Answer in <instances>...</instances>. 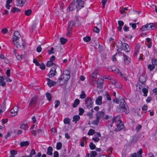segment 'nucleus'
Segmentation results:
<instances>
[{"label":"nucleus","instance_id":"31","mask_svg":"<svg viewBox=\"0 0 157 157\" xmlns=\"http://www.w3.org/2000/svg\"><path fill=\"white\" fill-rule=\"evenodd\" d=\"M71 120L68 117H66L63 120V122L65 124L70 125V124Z\"/></svg>","mask_w":157,"mask_h":157},{"label":"nucleus","instance_id":"17","mask_svg":"<svg viewBox=\"0 0 157 157\" xmlns=\"http://www.w3.org/2000/svg\"><path fill=\"white\" fill-rule=\"evenodd\" d=\"M97 75V73L96 71H94L89 76L90 80L92 82H95V80H94V79L96 77Z\"/></svg>","mask_w":157,"mask_h":157},{"label":"nucleus","instance_id":"48","mask_svg":"<svg viewBox=\"0 0 157 157\" xmlns=\"http://www.w3.org/2000/svg\"><path fill=\"white\" fill-rule=\"evenodd\" d=\"M138 24V23H137L136 24L130 23L129 24V25L130 26H131V27L133 29H135L136 28V24Z\"/></svg>","mask_w":157,"mask_h":157},{"label":"nucleus","instance_id":"37","mask_svg":"<svg viewBox=\"0 0 157 157\" xmlns=\"http://www.w3.org/2000/svg\"><path fill=\"white\" fill-rule=\"evenodd\" d=\"M142 92L144 93L143 95L144 96H147V93L148 92V90L147 89L145 88H143L142 89Z\"/></svg>","mask_w":157,"mask_h":157},{"label":"nucleus","instance_id":"54","mask_svg":"<svg viewBox=\"0 0 157 157\" xmlns=\"http://www.w3.org/2000/svg\"><path fill=\"white\" fill-rule=\"evenodd\" d=\"M97 155V152L95 151H91L90 154V155L92 157L93 156L94 157H95Z\"/></svg>","mask_w":157,"mask_h":157},{"label":"nucleus","instance_id":"41","mask_svg":"<svg viewBox=\"0 0 157 157\" xmlns=\"http://www.w3.org/2000/svg\"><path fill=\"white\" fill-rule=\"evenodd\" d=\"M55 63H53V62L51 61H49L47 62L46 65L47 67H51Z\"/></svg>","mask_w":157,"mask_h":157},{"label":"nucleus","instance_id":"33","mask_svg":"<svg viewBox=\"0 0 157 157\" xmlns=\"http://www.w3.org/2000/svg\"><path fill=\"white\" fill-rule=\"evenodd\" d=\"M11 11L13 13H15L17 12H20L21 10L15 7H14L11 9Z\"/></svg>","mask_w":157,"mask_h":157},{"label":"nucleus","instance_id":"2","mask_svg":"<svg viewBox=\"0 0 157 157\" xmlns=\"http://www.w3.org/2000/svg\"><path fill=\"white\" fill-rule=\"evenodd\" d=\"M38 97L36 95H34L30 101L29 106L31 109L35 107L36 105L38 100Z\"/></svg>","mask_w":157,"mask_h":157},{"label":"nucleus","instance_id":"39","mask_svg":"<svg viewBox=\"0 0 157 157\" xmlns=\"http://www.w3.org/2000/svg\"><path fill=\"white\" fill-rule=\"evenodd\" d=\"M112 83L113 84L116 86L118 88H121V86L120 83H118L117 82L114 81H113V82H112Z\"/></svg>","mask_w":157,"mask_h":157},{"label":"nucleus","instance_id":"6","mask_svg":"<svg viewBox=\"0 0 157 157\" xmlns=\"http://www.w3.org/2000/svg\"><path fill=\"white\" fill-rule=\"evenodd\" d=\"M117 110L118 112L120 113L124 112L126 113H129V110L127 105L125 106H121V107H117Z\"/></svg>","mask_w":157,"mask_h":157},{"label":"nucleus","instance_id":"59","mask_svg":"<svg viewBox=\"0 0 157 157\" xmlns=\"http://www.w3.org/2000/svg\"><path fill=\"white\" fill-rule=\"evenodd\" d=\"M60 103L59 101L58 100H56L55 101V108H57L58 107V106L59 105H60Z\"/></svg>","mask_w":157,"mask_h":157},{"label":"nucleus","instance_id":"62","mask_svg":"<svg viewBox=\"0 0 157 157\" xmlns=\"http://www.w3.org/2000/svg\"><path fill=\"white\" fill-rule=\"evenodd\" d=\"M4 79L6 81L8 82H12V80L10 78H8L9 77L7 76H4Z\"/></svg>","mask_w":157,"mask_h":157},{"label":"nucleus","instance_id":"49","mask_svg":"<svg viewBox=\"0 0 157 157\" xmlns=\"http://www.w3.org/2000/svg\"><path fill=\"white\" fill-rule=\"evenodd\" d=\"M152 63L153 65H157V60L155 58H153L151 60Z\"/></svg>","mask_w":157,"mask_h":157},{"label":"nucleus","instance_id":"50","mask_svg":"<svg viewBox=\"0 0 157 157\" xmlns=\"http://www.w3.org/2000/svg\"><path fill=\"white\" fill-rule=\"evenodd\" d=\"M155 68V67L153 65L149 64L148 65V68L150 71L153 70Z\"/></svg>","mask_w":157,"mask_h":157},{"label":"nucleus","instance_id":"57","mask_svg":"<svg viewBox=\"0 0 157 157\" xmlns=\"http://www.w3.org/2000/svg\"><path fill=\"white\" fill-rule=\"evenodd\" d=\"M54 49V48L53 47H52L50 49L48 50V54L50 55L52 53H54V52H53Z\"/></svg>","mask_w":157,"mask_h":157},{"label":"nucleus","instance_id":"7","mask_svg":"<svg viewBox=\"0 0 157 157\" xmlns=\"http://www.w3.org/2000/svg\"><path fill=\"white\" fill-rule=\"evenodd\" d=\"M56 66L51 68L48 74V76L49 78H51L56 75L57 74V72L56 71Z\"/></svg>","mask_w":157,"mask_h":157},{"label":"nucleus","instance_id":"35","mask_svg":"<svg viewBox=\"0 0 157 157\" xmlns=\"http://www.w3.org/2000/svg\"><path fill=\"white\" fill-rule=\"evenodd\" d=\"M99 122V120L96 117V119L95 120L93 121L92 122L91 124L94 125H98V124Z\"/></svg>","mask_w":157,"mask_h":157},{"label":"nucleus","instance_id":"13","mask_svg":"<svg viewBox=\"0 0 157 157\" xmlns=\"http://www.w3.org/2000/svg\"><path fill=\"white\" fill-rule=\"evenodd\" d=\"M104 83V80L102 78H99L97 81V87L99 89L103 87V84Z\"/></svg>","mask_w":157,"mask_h":157},{"label":"nucleus","instance_id":"27","mask_svg":"<svg viewBox=\"0 0 157 157\" xmlns=\"http://www.w3.org/2000/svg\"><path fill=\"white\" fill-rule=\"evenodd\" d=\"M29 143L28 141H22L20 143V145L21 147H24L28 146Z\"/></svg>","mask_w":157,"mask_h":157},{"label":"nucleus","instance_id":"8","mask_svg":"<svg viewBox=\"0 0 157 157\" xmlns=\"http://www.w3.org/2000/svg\"><path fill=\"white\" fill-rule=\"evenodd\" d=\"M123 43H123L120 40L118 41L116 43V46L118 48L117 51L120 53L123 48Z\"/></svg>","mask_w":157,"mask_h":157},{"label":"nucleus","instance_id":"51","mask_svg":"<svg viewBox=\"0 0 157 157\" xmlns=\"http://www.w3.org/2000/svg\"><path fill=\"white\" fill-rule=\"evenodd\" d=\"M105 96L107 100L110 101L111 100V97L109 93H106Z\"/></svg>","mask_w":157,"mask_h":157},{"label":"nucleus","instance_id":"15","mask_svg":"<svg viewBox=\"0 0 157 157\" xmlns=\"http://www.w3.org/2000/svg\"><path fill=\"white\" fill-rule=\"evenodd\" d=\"M117 127V129L118 131L121 130L124 127V124L121 121H117V123L116 125Z\"/></svg>","mask_w":157,"mask_h":157},{"label":"nucleus","instance_id":"23","mask_svg":"<svg viewBox=\"0 0 157 157\" xmlns=\"http://www.w3.org/2000/svg\"><path fill=\"white\" fill-rule=\"evenodd\" d=\"M122 49L124 50L126 52H128L130 50L129 45L126 43H123V46Z\"/></svg>","mask_w":157,"mask_h":157},{"label":"nucleus","instance_id":"36","mask_svg":"<svg viewBox=\"0 0 157 157\" xmlns=\"http://www.w3.org/2000/svg\"><path fill=\"white\" fill-rule=\"evenodd\" d=\"M28 128V127L27 124H21L20 126V128L24 130L27 129Z\"/></svg>","mask_w":157,"mask_h":157},{"label":"nucleus","instance_id":"42","mask_svg":"<svg viewBox=\"0 0 157 157\" xmlns=\"http://www.w3.org/2000/svg\"><path fill=\"white\" fill-rule=\"evenodd\" d=\"M56 147V148L58 150H60L62 147V144L61 142H58L57 143Z\"/></svg>","mask_w":157,"mask_h":157},{"label":"nucleus","instance_id":"61","mask_svg":"<svg viewBox=\"0 0 157 157\" xmlns=\"http://www.w3.org/2000/svg\"><path fill=\"white\" fill-rule=\"evenodd\" d=\"M33 62L35 63L36 65L37 66H38L40 65V63L38 62V60L36 59H33Z\"/></svg>","mask_w":157,"mask_h":157},{"label":"nucleus","instance_id":"16","mask_svg":"<svg viewBox=\"0 0 157 157\" xmlns=\"http://www.w3.org/2000/svg\"><path fill=\"white\" fill-rule=\"evenodd\" d=\"M46 80L47 81V84L49 87L54 86L56 84V82L54 81L49 78H47Z\"/></svg>","mask_w":157,"mask_h":157},{"label":"nucleus","instance_id":"43","mask_svg":"<svg viewBox=\"0 0 157 157\" xmlns=\"http://www.w3.org/2000/svg\"><path fill=\"white\" fill-rule=\"evenodd\" d=\"M46 95L47 99L49 101H50L52 98L51 94L49 93H46Z\"/></svg>","mask_w":157,"mask_h":157},{"label":"nucleus","instance_id":"44","mask_svg":"<svg viewBox=\"0 0 157 157\" xmlns=\"http://www.w3.org/2000/svg\"><path fill=\"white\" fill-rule=\"evenodd\" d=\"M83 40L86 42H89L91 40L90 37L89 36H87L83 37Z\"/></svg>","mask_w":157,"mask_h":157},{"label":"nucleus","instance_id":"34","mask_svg":"<svg viewBox=\"0 0 157 157\" xmlns=\"http://www.w3.org/2000/svg\"><path fill=\"white\" fill-rule=\"evenodd\" d=\"M94 134H96V132L95 130L92 129H90L87 132L88 135L89 136L92 135Z\"/></svg>","mask_w":157,"mask_h":157},{"label":"nucleus","instance_id":"30","mask_svg":"<svg viewBox=\"0 0 157 157\" xmlns=\"http://www.w3.org/2000/svg\"><path fill=\"white\" fill-rule=\"evenodd\" d=\"M80 101L78 99H76L74 102V103L72 105L73 107L76 108L77 105L79 104Z\"/></svg>","mask_w":157,"mask_h":157},{"label":"nucleus","instance_id":"12","mask_svg":"<svg viewBox=\"0 0 157 157\" xmlns=\"http://www.w3.org/2000/svg\"><path fill=\"white\" fill-rule=\"evenodd\" d=\"M120 54L121 56L123 55L124 57V62L126 64H128L130 62V59L124 53L120 52Z\"/></svg>","mask_w":157,"mask_h":157},{"label":"nucleus","instance_id":"25","mask_svg":"<svg viewBox=\"0 0 157 157\" xmlns=\"http://www.w3.org/2000/svg\"><path fill=\"white\" fill-rule=\"evenodd\" d=\"M53 148L51 146L49 147L47 149V155H52Z\"/></svg>","mask_w":157,"mask_h":157},{"label":"nucleus","instance_id":"24","mask_svg":"<svg viewBox=\"0 0 157 157\" xmlns=\"http://www.w3.org/2000/svg\"><path fill=\"white\" fill-rule=\"evenodd\" d=\"M76 8V5L74 2V1L68 7L67 9L69 10V11H72Z\"/></svg>","mask_w":157,"mask_h":157},{"label":"nucleus","instance_id":"9","mask_svg":"<svg viewBox=\"0 0 157 157\" xmlns=\"http://www.w3.org/2000/svg\"><path fill=\"white\" fill-rule=\"evenodd\" d=\"M18 109V107L17 106H14L13 107V109H11L10 111L9 112H10V113L11 114V116H14L17 115Z\"/></svg>","mask_w":157,"mask_h":157},{"label":"nucleus","instance_id":"19","mask_svg":"<svg viewBox=\"0 0 157 157\" xmlns=\"http://www.w3.org/2000/svg\"><path fill=\"white\" fill-rule=\"evenodd\" d=\"M140 46L139 44H136L134 48V54L135 56H137L139 52Z\"/></svg>","mask_w":157,"mask_h":157},{"label":"nucleus","instance_id":"11","mask_svg":"<svg viewBox=\"0 0 157 157\" xmlns=\"http://www.w3.org/2000/svg\"><path fill=\"white\" fill-rule=\"evenodd\" d=\"M146 81V75L145 74H142L139 77L138 84H139L140 82L142 84H144Z\"/></svg>","mask_w":157,"mask_h":157},{"label":"nucleus","instance_id":"14","mask_svg":"<svg viewBox=\"0 0 157 157\" xmlns=\"http://www.w3.org/2000/svg\"><path fill=\"white\" fill-rule=\"evenodd\" d=\"M101 135L100 132H96V134L94 135L95 137L92 138V140L95 142H98L100 140V138L99 137H101Z\"/></svg>","mask_w":157,"mask_h":157},{"label":"nucleus","instance_id":"45","mask_svg":"<svg viewBox=\"0 0 157 157\" xmlns=\"http://www.w3.org/2000/svg\"><path fill=\"white\" fill-rule=\"evenodd\" d=\"M60 41L62 44H63L67 42V40L63 37H62L60 39Z\"/></svg>","mask_w":157,"mask_h":157},{"label":"nucleus","instance_id":"1","mask_svg":"<svg viewBox=\"0 0 157 157\" xmlns=\"http://www.w3.org/2000/svg\"><path fill=\"white\" fill-rule=\"evenodd\" d=\"M70 72L67 70L63 71V74L61 75L57 80V82L63 85L67 82L70 78Z\"/></svg>","mask_w":157,"mask_h":157},{"label":"nucleus","instance_id":"32","mask_svg":"<svg viewBox=\"0 0 157 157\" xmlns=\"http://www.w3.org/2000/svg\"><path fill=\"white\" fill-rule=\"evenodd\" d=\"M12 2V0H7L6 5V7L8 9H10L11 6L10 4Z\"/></svg>","mask_w":157,"mask_h":157},{"label":"nucleus","instance_id":"55","mask_svg":"<svg viewBox=\"0 0 157 157\" xmlns=\"http://www.w3.org/2000/svg\"><path fill=\"white\" fill-rule=\"evenodd\" d=\"M142 128V126L140 124L138 125L136 128V130L137 132H138L140 131V130Z\"/></svg>","mask_w":157,"mask_h":157},{"label":"nucleus","instance_id":"63","mask_svg":"<svg viewBox=\"0 0 157 157\" xmlns=\"http://www.w3.org/2000/svg\"><path fill=\"white\" fill-rule=\"evenodd\" d=\"M94 31L96 33H98L99 32V29L97 27H94L93 29Z\"/></svg>","mask_w":157,"mask_h":157},{"label":"nucleus","instance_id":"46","mask_svg":"<svg viewBox=\"0 0 157 157\" xmlns=\"http://www.w3.org/2000/svg\"><path fill=\"white\" fill-rule=\"evenodd\" d=\"M89 147L90 149L91 150H94L95 149L96 147L95 145L92 142L90 143L89 145Z\"/></svg>","mask_w":157,"mask_h":157},{"label":"nucleus","instance_id":"53","mask_svg":"<svg viewBox=\"0 0 157 157\" xmlns=\"http://www.w3.org/2000/svg\"><path fill=\"white\" fill-rule=\"evenodd\" d=\"M142 153V150L141 149H140L139 151L137 152L138 156V157H142L141 154Z\"/></svg>","mask_w":157,"mask_h":157},{"label":"nucleus","instance_id":"60","mask_svg":"<svg viewBox=\"0 0 157 157\" xmlns=\"http://www.w3.org/2000/svg\"><path fill=\"white\" fill-rule=\"evenodd\" d=\"M10 153L11 155H15L17 154V152L15 150H12L10 151Z\"/></svg>","mask_w":157,"mask_h":157},{"label":"nucleus","instance_id":"56","mask_svg":"<svg viewBox=\"0 0 157 157\" xmlns=\"http://www.w3.org/2000/svg\"><path fill=\"white\" fill-rule=\"evenodd\" d=\"M86 94L83 91H82L81 94L80 95V98L82 99H84L86 97Z\"/></svg>","mask_w":157,"mask_h":157},{"label":"nucleus","instance_id":"10","mask_svg":"<svg viewBox=\"0 0 157 157\" xmlns=\"http://www.w3.org/2000/svg\"><path fill=\"white\" fill-rule=\"evenodd\" d=\"M157 28V23H151L147 24V30H151Z\"/></svg>","mask_w":157,"mask_h":157},{"label":"nucleus","instance_id":"29","mask_svg":"<svg viewBox=\"0 0 157 157\" xmlns=\"http://www.w3.org/2000/svg\"><path fill=\"white\" fill-rule=\"evenodd\" d=\"M120 104L118 107H123V106H125L126 105H127L124 100L123 99H121L120 100Z\"/></svg>","mask_w":157,"mask_h":157},{"label":"nucleus","instance_id":"64","mask_svg":"<svg viewBox=\"0 0 157 157\" xmlns=\"http://www.w3.org/2000/svg\"><path fill=\"white\" fill-rule=\"evenodd\" d=\"M147 107L148 106L147 105H144L142 108V110L143 111H147Z\"/></svg>","mask_w":157,"mask_h":157},{"label":"nucleus","instance_id":"40","mask_svg":"<svg viewBox=\"0 0 157 157\" xmlns=\"http://www.w3.org/2000/svg\"><path fill=\"white\" fill-rule=\"evenodd\" d=\"M32 11L30 9H29L26 10L25 11V14L28 16L30 15Z\"/></svg>","mask_w":157,"mask_h":157},{"label":"nucleus","instance_id":"21","mask_svg":"<svg viewBox=\"0 0 157 157\" xmlns=\"http://www.w3.org/2000/svg\"><path fill=\"white\" fill-rule=\"evenodd\" d=\"M5 80L4 76H0V86L3 87L5 86L6 85V83L4 81Z\"/></svg>","mask_w":157,"mask_h":157},{"label":"nucleus","instance_id":"5","mask_svg":"<svg viewBox=\"0 0 157 157\" xmlns=\"http://www.w3.org/2000/svg\"><path fill=\"white\" fill-rule=\"evenodd\" d=\"M85 105L87 108L89 109L92 107L93 102L90 98H87L85 100Z\"/></svg>","mask_w":157,"mask_h":157},{"label":"nucleus","instance_id":"47","mask_svg":"<svg viewBox=\"0 0 157 157\" xmlns=\"http://www.w3.org/2000/svg\"><path fill=\"white\" fill-rule=\"evenodd\" d=\"M67 31L66 35L68 36H70L71 35V29L67 28Z\"/></svg>","mask_w":157,"mask_h":157},{"label":"nucleus","instance_id":"20","mask_svg":"<svg viewBox=\"0 0 157 157\" xmlns=\"http://www.w3.org/2000/svg\"><path fill=\"white\" fill-rule=\"evenodd\" d=\"M14 37L13 39V41H17L19 40L20 37V35L19 32L17 31H15L14 33Z\"/></svg>","mask_w":157,"mask_h":157},{"label":"nucleus","instance_id":"22","mask_svg":"<svg viewBox=\"0 0 157 157\" xmlns=\"http://www.w3.org/2000/svg\"><path fill=\"white\" fill-rule=\"evenodd\" d=\"M102 97L101 96H99L96 99L95 103L97 105H100L102 104Z\"/></svg>","mask_w":157,"mask_h":157},{"label":"nucleus","instance_id":"4","mask_svg":"<svg viewBox=\"0 0 157 157\" xmlns=\"http://www.w3.org/2000/svg\"><path fill=\"white\" fill-rule=\"evenodd\" d=\"M74 2L76 5V8L79 10L84 6V2L82 0H74Z\"/></svg>","mask_w":157,"mask_h":157},{"label":"nucleus","instance_id":"18","mask_svg":"<svg viewBox=\"0 0 157 157\" xmlns=\"http://www.w3.org/2000/svg\"><path fill=\"white\" fill-rule=\"evenodd\" d=\"M25 0H15V5L17 6H23L25 3Z\"/></svg>","mask_w":157,"mask_h":157},{"label":"nucleus","instance_id":"26","mask_svg":"<svg viewBox=\"0 0 157 157\" xmlns=\"http://www.w3.org/2000/svg\"><path fill=\"white\" fill-rule=\"evenodd\" d=\"M80 119V117L79 115H75L73 117L72 121L75 122V124H76L77 122Z\"/></svg>","mask_w":157,"mask_h":157},{"label":"nucleus","instance_id":"58","mask_svg":"<svg viewBox=\"0 0 157 157\" xmlns=\"http://www.w3.org/2000/svg\"><path fill=\"white\" fill-rule=\"evenodd\" d=\"M18 41V40L16 41H13V42L14 45L16 46L17 48H19L20 47V45H19V42Z\"/></svg>","mask_w":157,"mask_h":157},{"label":"nucleus","instance_id":"3","mask_svg":"<svg viewBox=\"0 0 157 157\" xmlns=\"http://www.w3.org/2000/svg\"><path fill=\"white\" fill-rule=\"evenodd\" d=\"M95 116L96 118L100 119L103 117L105 120H107L109 117V116L105 114V113L102 111L98 112L95 114Z\"/></svg>","mask_w":157,"mask_h":157},{"label":"nucleus","instance_id":"52","mask_svg":"<svg viewBox=\"0 0 157 157\" xmlns=\"http://www.w3.org/2000/svg\"><path fill=\"white\" fill-rule=\"evenodd\" d=\"M79 114L80 115H82V114L84 112V109L82 108H79Z\"/></svg>","mask_w":157,"mask_h":157},{"label":"nucleus","instance_id":"28","mask_svg":"<svg viewBox=\"0 0 157 157\" xmlns=\"http://www.w3.org/2000/svg\"><path fill=\"white\" fill-rule=\"evenodd\" d=\"M75 22L74 21H70L68 22V26L67 28L72 29L73 26L75 25Z\"/></svg>","mask_w":157,"mask_h":157},{"label":"nucleus","instance_id":"38","mask_svg":"<svg viewBox=\"0 0 157 157\" xmlns=\"http://www.w3.org/2000/svg\"><path fill=\"white\" fill-rule=\"evenodd\" d=\"M147 24L143 26L140 29V31H145L147 30Z\"/></svg>","mask_w":157,"mask_h":157}]
</instances>
